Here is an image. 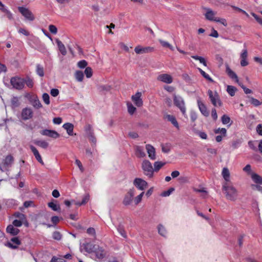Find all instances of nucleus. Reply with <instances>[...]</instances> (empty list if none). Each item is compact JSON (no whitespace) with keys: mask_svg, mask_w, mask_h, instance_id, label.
<instances>
[{"mask_svg":"<svg viewBox=\"0 0 262 262\" xmlns=\"http://www.w3.org/2000/svg\"><path fill=\"white\" fill-rule=\"evenodd\" d=\"M85 132L89 141L95 145L97 139L94 136V130L91 125L89 124L85 127Z\"/></svg>","mask_w":262,"mask_h":262,"instance_id":"nucleus-9","label":"nucleus"},{"mask_svg":"<svg viewBox=\"0 0 262 262\" xmlns=\"http://www.w3.org/2000/svg\"><path fill=\"white\" fill-rule=\"evenodd\" d=\"M174 191V188H170L168 190L162 192L161 195L163 196H169L173 191Z\"/></svg>","mask_w":262,"mask_h":262,"instance_id":"nucleus-56","label":"nucleus"},{"mask_svg":"<svg viewBox=\"0 0 262 262\" xmlns=\"http://www.w3.org/2000/svg\"><path fill=\"white\" fill-rule=\"evenodd\" d=\"M135 189L134 188L130 189L126 194L125 195L123 204L127 206L130 204L131 202L133 200V198L135 194Z\"/></svg>","mask_w":262,"mask_h":262,"instance_id":"nucleus-11","label":"nucleus"},{"mask_svg":"<svg viewBox=\"0 0 262 262\" xmlns=\"http://www.w3.org/2000/svg\"><path fill=\"white\" fill-rule=\"evenodd\" d=\"M10 83L13 88L20 90L24 87L25 79L18 77H14L11 78Z\"/></svg>","mask_w":262,"mask_h":262,"instance_id":"nucleus-5","label":"nucleus"},{"mask_svg":"<svg viewBox=\"0 0 262 262\" xmlns=\"http://www.w3.org/2000/svg\"><path fill=\"white\" fill-rule=\"evenodd\" d=\"M36 72L37 75L40 77H43L44 76V70L42 66L38 64L36 65Z\"/></svg>","mask_w":262,"mask_h":262,"instance_id":"nucleus-34","label":"nucleus"},{"mask_svg":"<svg viewBox=\"0 0 262 262\" xmlns=\"http://www.w3.org/2000/svg\"><path fill=\"white\" fill-rule=\"evenodd\" d=\"M199 71L201 74V75L207 80H208L209 81L213 82V80L210 77V76L205 73L203 70H202L201 69L199 68Z\"/></svg>","mask_w":262,"mask_h":262,"instance_id":"nucleus-40","label":"nucleus"},{"mask_svg":"<svg viewBox=\"0 0 262 262\" xmlns=\"http://www.w3.org/2000/svg\"><path fill=\"white\" fill-rule=\"evenodd\" d=\"M208 95L209 96L210 101L214 106H221L222 103L220 99L218 94L215 92H213L211 90L208 91Z\"/></svg>","mask_w":262,"mask_h":262,"instance_id":"nucleus-4","label":"nucleus"},{"mask_svg":"<svg viewBox=\"0 0 262 262\" xmlns=\"http://www.w3.org/2000/svg\"><path fill=\"white\" fill-rule=\"evenodd\" d=\"M62 127L67 130L69 135H73L74 125L72 123H65L63 125Z\"/></svg>","mask_w":262,"mask_h":262,"instance_id":"nucleus-28","label":"nucleus"},{"mask_svg":"<svg viewBox=\"0 0 262 262\" xmlns=\"http://www.w3.org/2000/svg\"><path fill=\"white\" fill-rule=\"evenodd\" d=\"M174 104L178 107L184 116L186 115V107L184 100L183 98L180 96L173 95Z\"/></svg>","mask_w":262,"mask_h":262,"instance_id":"nucleus-3","label":"nucleus"},{"mask_svg":"<svg viewBox=\"0 0 262 262\" xmlns=\"http://www.w3.org/2000/svg\"><path fill=\"white\" fill-rule=\"evenodd\" d=\"M13 161V157L11 155L7 156L4 160V164L7 166L10 165Z\"/></svg>","mask_w":262,"mask_h":262,"instance_id":"nucleus-41","label":"nucleus"},{"mask_svg":"<svg viewBox=\"0 0 262 262\" xmlns=\"http://www.w3.org/2000/svg\"><path fill=\"white\" fill-rule=\"evenodd\" d=\"M165 164V163L157 161L155 162L154 164V171H158L160 168H161Z\"/></svg>","mask_w":262,"mask_h":262,"instance_id":"nucleus-32","label":"nucleus"},{"mask_svg":"<svg viewBox=\"0 0 262 262\" xmlns=\"http://www.w3.org/2000/svg\"><path fill=\"white\" fill-rule=\"evenodd\" d=\"M90 196L89 194H86L84 196V197L82 199V200L81 202H76L75 204L77 206H81L85 204L89 200Z\"/></svg>","mask_w":262,"mask_h":262,"instance_id":"nucleus-37","label":"nucleus"},{"mask_svg":"<svg viewBox=\"0 0 262 262\" xmlns=\"http://www.w3.org/2000/svg\"><path fill=\"white\" fill-rule=\"evenodd\" d=\"M159 41L163 47L169 48L171 51H173V47L168 42L162 39H159Z\"/></svg>","mask_w":262,"mask_h":262,"instance_id":"nucleus-36","label":"nucleus"},{"mask_svg":"<svg viewBox=\"0 0 262 262\" xmlns=\"http://www.w3.org/2000/svg\"><path fill=\"white\" fill-rule=\"evenodd\" d=\"M87 66V62L84 60H80L78 62V66L80 68H84Z\"/></svg>","mask_w":262,"mask_h":262,"instance_id":"nucleus-60","label":"nucleus"},{"mask_svg":"<svg viewBox=\"0 0 262 262\" xmlns=\"http://www.w3.org/2000/svg\"><path fill=\"white\" fill-rule=\"evenodd\" d=\"M154 51V48L151 47H142L141 46H138L135 48V52L137 54H143L152 52Z\"/></svg>","mask_w":262,"mask_h":262,"instance_id":"nucleus-10","label":"nucleus"},{"mask_svg":"<svg viewBox=\"0 0 262 262\" xmlns=\"http://www.w3.org/2000/svg\"><path fill=\"white\" fill-rule=\"evenodd\" d=\"M252 180L257 184H262V177L256 173H252L251 175Z\"/></svg>","mask_w":262,"mask_h":262,"instance_id":"nucleus-31","label":"nucleus"},{"mask_svg":"<svg viewBox=\"0 0 262 262\" xmlns=\"http://www.w3.org/2000/svg\"><path fill=\"white\" fill-rule=\"evenodd\" d=\"M144 194V192H141L139 195L135 198L134 202L136 205L138 204L142 200V197Z\"/></svg>","mask_w":262,"mask_h":262,"instance_id":"nucleus-49","label":"nucleus"},{"mask_svg":"<svg viewBox=\"0 0 262 262\" xmlns=\"http://www.w3.org/2000/svg\"><path fill=\"white\" fill-rule=\"evenodd\" d=\"M11 105L13 107H17L19 105V102L18 97H13L11 100Z\"/></svg>","mask_w":262,"mask_h":262,"instance_id":"nucleus-39","label":"nucleus"},{"mask_svg":"<svg viewBox=\"0 0 262 262\" xmlns=\"http://www.w3.org/2000/svg\"><path fill=\"white\" fill-rule=\"evenodd\" d=\"M33 106L36 108H39L42 106L41 103L38 99L34 100L33 102Z\"/></svg>","mask_w":262,"mask_h":262,"instance_id":"nucleus-54","label":"nucleus"},{"mask_svg":"<svg viewBox=\"0 0 262 262\" xmlns=\"http://www.w3.org/2000/svg\"><path fill=\"white\" fill-rule=\"evenodd\" d=\"M256 130L258 135L262 136V124H259L257 125Z\"/></svg>","mask_w":262,"mask_h":262,"instance_id":"nucleus-64","label":"nucleus"},{"mask_svg":"<svg viewBox=\"0 0 262 262\" xmlns=\"http://www.w3.org/2000/svg\"><path fill=\"white\" fill-rule=\"evenodd\" d=\"M14 216L17 218L18 220L22 221V222L26 223V226H28V223L27 222L26 217L25 214L19 212L14 213L13 214Z\"/></svg>","mask_w":262,"mask_h":262,"instance_id":"nucleus-29","label":"nucleus"},{"mask_svg":"<svg viewBox=\"0 0 262 262\" xmlns=\"http://www.w3.org/2000/svg\"><path fill=\"white\" fill-rule=\"evenodd\" d=\"M250 102L251 104H252L255 106H259L261 104V103L260 102V101L258 100H257L253 97L250 98Z\"/></svg>","mask_w":262,"mask_h":262,"instance_id":"nucleus-51","label":"nucleus"},{"mask_svg":"<svg viewBox=\"0 0 262 262\" xmlns=\"http://www.w3.org/2000/svg\"><path fill=\"white\" fill-rule=\"evenodd\" d=\"M191 57L195 60H199L200 62L202 63L204 66H207L206 60L203 57L197 55L192 56Z\"/></svg>","mask_w":262,"mask_h":262,"instance_id":"nucleus-42","label":"nucleus"},{"mask_svg":"<svg viewBox=\"0 0 262 262\" xmlns=\"http://www.w3.org/2000/svg\"><path fill=\"white\" fill-rule=\"evenodd\" d=\"M158 232L162 236H164L166 233V230L163 226L159 225L158 226Z\"/></svg>","mask_w":262,"mask_h":262,"instance_id":"nucleus-46","label":"nucleus"},{"mask_svg":"<svg viewBox=\"0 0 262 262\" xmlns=\"http://www.w3.org/2000/svg\"><path fill=\"white\" fill-rule=\"evenodd\" d=\"M135 154L138 158H144L146 154L144 148L142 146H136L135 147Z\"/></svg>","mask_w":262,"mask_h":262,"instance_id":"nucleus-24","label":"nucleus"},{"mask_svg":"<svg viewBox=\"0 0 262 262\" xmlns=\"http://www.w3.org/2000/svg\"><path fill=\"white\" fill-rule=\"evenodd\" d=\"M105 251L102 248L100 247L98 245H97V248H95L92 253L93 258L97 261L101 260L105 256Z\"/></svg>","mask_w":262,"mask_h":262,"instance_id":"nucleus-6","label":"nucleus"},{"mask_svg":"<svg viewBox=\"0 0 262 262\" xmlns=\"http://www.w3.org/2000/svg\"><path fill=\"white\" fill-rule=\"evenodd\" d=\"M197 103L201 113L205 117H208L209 115V112L207 110V107L205 104L199 98L197 100Z\"/></svg>","mask_w":262,"mask_h":262,"instance_id":"nucleus-14","label":"nucleus"},{"mask_svg":"<svg viewBox=\"0 0 262 262\" xmlns=\"http://www.w3.org/2000/svg\"><path fill=\"white\" fill-rule=\"evenodd\" d=\"M30 148L34 154L36 159L37 160L38 162H39L41 164L43 165L44 163L42 160L41 157L37 149L33 145H31L30 146Z\"/></svg>","mask_w":262,"mask_h":262,"instance_id":"nucleus-20","label":"nucleus"},{"mask_svg":"<svg viewBox=\"0 0 262 262\" xmlns=\"http://www.w3.org/2000/svg\"><path fill=\"white\" fill-rule=\"evenodd\" d=\"M42 99L46 104L48 105L50 104V96L48 94L43 93L42 95Z\"/></svg>","mask_w":262,"mask_h":262,"instance_id":"nucleus-48","label":"nucleus"},{"mask_svg":"<svg viewBox=\"0 0 262 262\" xmlns=\"http://www.w3.org/2000/svg\"><path fill=\"white\" fill-rule=\"evenodd\" d=\"M134 185L140 190H145L148 186L147 183L141 178H135L133 181Z\"/></svg>","mask_w":262,"mask_h":262,"instance_id":"nucleus-8","label":"nucleus"},{"mask_svg":"<svg viewBox=\"0 0 262 262\" xmlns=\"http://www.w3.org/2000/svg\"><path fill=\"white\" fill-rule=\"evenodd\" d=\"M33 111L30 107H25L21 111V118L23 120H27L32 118Z\"/></svg>","mask_w":262,"mask_h":262,"instance_id":"nucleus-13","label":"nucleus"},{"mask_svg":"<svg viewBox=\"0 0 262 262\" xmlns=\"http://www.w3.org/2000/svg\"><path fill=\"white\" fill-rule=\"evenodd\" d=\"M34 143L37 146L42 147V148H47L48 147L49 144L47 142L43 140H35Z\"/></svg>","mask_w":262,"mask_h":262,"instance_id":"nucleus-30","label":"nucleus"},{"mask_svg":"<svg viewBox=\"0 0 262 262\" xmlns=\"http://www.w3.org/2000/svg\"><path fill=\"white\" fill-rule=\"evenodd\" d=\"M75 78L78 81L81 82L83 80L84 74L82 71H77L75 73Z\"/></svg>","mask_w":262,"mask_h":262,"instance_id":"nucleus-35","label":"nucleus"},{"mask_svg":"<svg viewBox=\"0 0 262 262\" xmlns=\"http://www.w3.org/2000/svg\"><path fill=\"white\" fill-rule=\"evenodd\" d=\"M49 30L50 31L51 33L56 34L57 32V29L56 27L53 25H50L49 26Z\"/></svg>","mask_w":262,"mask_h":262,"instance_id":"nucleus-57","label":"nucleus"},{"mask_svg":"<svg viewBox=\"0 0 262 262\" xmlns=\"http://www.w3.org/2000/svg\"><path fill=\"white\" fill-rule=\"evenodd\" d=\"M221 121L223 124H228L230 123L231 119L228 116L224 115L221 118Z\"/></svg>","mask_w":262,"mask_h":262,"instance_id":"nucleus-43","label":"nucleus"},{"mask_svg":"<svg viewBox=\"0 0 262 262\" xmlns=\"http://www.w3.org/2000/svg\"><path fill=\"white\" fill-rule=\"evenodd\" d=\"M165 118L170 122L174 127H176L178 129H179V125L178 121L176 120V117L171 115H166L165 116Z\"/></svg>","mask_w":262,"mask_h":262,"instance_id":"nucleus-25","label":"nucleus"},{"mask_svg":"<svg viewBox=\"0 0 262 262\" xmlns=\"http://www.w3.org/2000/svg\"><path fill=\"white\" fill-rule=\"evenodd\" d=\"M118 231L120 233V234L124 237H126V235L125 230L123 229V228L121 226H119L117 228Z\"/></svg>","mask_w":262,"mask_h":262,"instance_id":"nucleus-59","label":"nucleus"},{"mask_svg":"<svg viewBox=\"0 0 262 262\" xmlns=\"http://www.w3.org/2000/svg\"><path fill=\"white\" fill-rule=\"evenodd\" d=\"M216 13L215 12L213 11L211 9H207L205 16L207 19L215 21V19L216 18V17H215Z\"/></svg>","mask_w":262,"mask_h":262,"instance_id":"nucleus-21","label":"nucleus"},{"mask_svg":"<svg viewBox=\"0 0 262 262\" xmlns=\"http://www.w3.org/2000/svg\"><path fill=\"white\" fill-rule=\"evenodd\" d=\"M25 83H26L29 88H32L33 86V81L30 78H28L26 80L25 79Z\"/></svg>","mask_w":262,"mask_h":262,"instance_id":"nucleus-58","label":"nucleus"},{"mask_svg":"<svg viewBox=\"0 0 262 262\" xmlns=\"http://www.w3.org/2000/svg\"><path fill=\"white\" fill-rule=\"evenodd\" d=\"M215 21L220 23L225 27H226L228 25L226 20L225 18L216 17V18L215 19Z\"/></svg>","mask_w":262,"mask_h":262,"instance_id":"nucleus-55","label":"nucleus"},{"mask_svg":"<svg viewBox=\"0 0 262 262\" xmlns=\"http://www.w3.org/2000/svg\"><path fill=\"white\" fill-rule=\"evenodd\" d=\"M19 12L28 20L33 21L35 17L32 13L28 8L24 7H19L18 8Z\"/></svg>","mask_w":262,"mask_h":262,"instance_id":"nucleus-7","label":"nucleus"},{"mask_svg":"<svg viewBox=\"0 0 262 262\" xmlns=\"http://www.w3.org/2000/svg\"><path fill=\"white\" fill-rule=\"evenodd\" d=\"M48 206L54 211H58L60 209L59 206L53 202L49 203Z\"/></svg>","mask_w":262,"mask_h":262,"instance_id":"nucleus-44","label":"nucleus"},{"mask_svg":"<svg viewBox=\"0 0 262 262\" xmlns=\"http://www.w3.org/2000/svg\"><path fill=\"white\" fill-rule=\"evenodd\" d=\"M223 191L228 200L234 201L237 199L238 191L236 188L232 185L231 183H224Z\"/></svg>","mask_w":262,"mask_h":262,"instance_id":"nucleus-1","label":"nucleus"},{"mask_svg":"<svg viewBox=\"0 0 262 262\" xmlns=\"http://www.w3.org/2000/svg\"><path fill=\"white\" fill-rule=\"evenodd\" d=\"M53 238L56 240H60L61 238V235L58 231H55L53 233Z\"/></svg>","mask_w":262,"mask_h":262,"instance_id":"nucleus-53","label":"nucleus"},{"mask_svg":"<svg viewBox=\"0 0 262 262\" xmlns=\"http://www.w3.org/2000/svg\"><path fill=\"white\" fill-rule=\"evenodd\" d=\"M211 117L214 120H216L217 119V115L216 111L215 108H212L211 110Z\"/></svg>","mask_w":262,"mask_h":262,"instance_id":"nucleus-62","label":"nucleus"},{"mask_svg":"<svg viewBox=\"0 0 262 262\" xmlns=\"http://www.w3.org/2000/svg\"><path fill=\"white\" fill-rule=\"evenodd\" d=\"M236 88L232 85H228L227 88V91L228 93L231 96H233L235 95V93L236 91Z\"/></svg>","mask_w":262,"mask_h":262,"instance_id":"nucleus-33","label":"nucleus"},{"mask_svg":"<svg viewBox=\"0 0 262 262\" xmlns=\"http://www.w3.org/2000/svg\"><path fill=\"white\" fill-rule=\"evenodd\" d=\"M51 95L53 97H56L59 94V90L56 89H52L51 90Z\"/></svg>","mask_w":262,"mask_h":262,"instance_id":"nucleus-63","label":"nucleus"},{"mask_svg":"<svg viewBox=\"0 0 262 262\" xmlns=\"http://www.w3.org/2000/svg\"><path fill=\"white\" fill-rule=\"evenodd\" d=\"M21 244V242L18 237L12 238L10 242L5 244V246L12 249H16Z\"/></svg>","mask_w":262,"mask_h":262,"instance_id":"nucleus-12","label":"nucleus"},{"mask_svg":"<svg viewBox=\"0 0 262 262\" xmlns=\"http://www.w3.org/2000/svg\"><path fill=\"white\" fill-rule=\"evenodd\" d=\"M157 79L167 84L171 83L173 81L172 77L168 74H162L159 75Z\"/></svg>","mask_w":262,"mask_h":262,"instance_id":"nucleus-16","label":"nucleus"},{"mask_svg":"<svg viewBox=\"0 0 262 262\" xmlns=\"http://www.w3.org/2000/svg\"><path fill=\"white\" fill-rule=\"evenodd\" d=\"M141 167L145 176L149 178L153 177L154 170L151 163L148 160H144L142 163Z\"/></svg>","mask_w":262,"mask_h":262,"instance_id":"nucleus-2","label":"nucleus"},{"mask_svg":"<svg viewBox=\"0 0 262 262\" xmlns=\"http://www.w3.org/2000/svg\"><path fill=\"white\" fill-rule=\"evenodd\" d=\"M6 231L8 233L12 235H16L19 232V230L12 225H9L6 228Z\"/></svg>","mask_w":262,"mask_h":262,"instance_id":"nucleus-23","label":"nucleus"},{"mask_svg":"<svg viewBox=\"0 0 262 262\" xmlns=\"http://www.w3.org/2000/svg\"><path fill=\"white\" fill-rule=\"evenodd\" d=\"M97 245H94L91 243H84L81 246L84 250L89 253H93Z\"/></svg>","mask_w":262,"mask_h":262,"instance_id":"nucleus-18","label":"nucleus"},{"mask_svg":"<svg viewBox=\"0 0 262 262\" xmlns=\"http://www.w3.org/2000/svg\"><path fill=\"white\" fill-rule=\"evenodd\" d=\"M162 150L164 153H168L170 150V146L169 144H165L162 145Z\"/></svg>","mask_w":262,"mask_h":262,"instance_id":"nucleus-52","label":"nucleus"},{"mask_svg":"<svg viewBox=\"0 0 262 262\" xmlns=\"http://www.w3.org/2000/svg\"><path fill=\"white\" fill-rule=\"evenodd\" d=\"M40 134L43 136H48L54 139L58 138L59 137V134L53 130L44 129L40 132Z\"/></svg>","mask_w":262,"mask_h":262,"instance_id":"nucleus-15","label":"nucleus"},{"mask_svg":"<svg viewBox=\"0 0 262 262\" xmlns=\"http://www.w3.org/2000/svg\"><path fill=\"white\" fill-rule=\"evenodd\" d=\"M214 133L215 134H221L223 135L224 136H226L227 130L225 128H219L214 130Z\"/></svg>","mask_w":262,"mask_h":262,"instance_id":"nucleus-50","label":"nucleus"},{"mask_svg":"<svg viewBox=\"0 0 262 262\" xmlns=\"http://www.w3.org/2000/svg\"><path fill=\"white\" fill-rule=\"evenodd\" d=\"M56 42L57 43L59 50L60 51L61 54L62 55H66L67 54V50H66L64 45L58 39H56Z\"/></svg>","mask_w":262,"mask_h":262,"instance_id":"nucleus-27","label":"nucleus"},{"mask_svg":"<svg viewBox=\"0 0 262 262\" xmlns=\"http://www.w3.org/2000/svg\"><path fill=\"white\" fill-rule=\"evenodd\" d=\"M25 222H22V221H19L18 220H14L12 222V225L15 226V227H19L21 226L23 224H25Z\"/></svg>","mask_w":262,"mask_h":262,"instance_id":"nucleus-47","label":"nucleus"},{"mask_svg":"<svg viewBox=\"0 0 262 262\" xmlns=\"http://www.w3.org/2000/svg\"><path fill=\"white\" fill-rule=\"evenodd\" d=\"M141 93L137 92L135 95L132 96V100L134 102L135 104L138 106L140 107L143 105V101L141 99Z\"/></svg>","mask_w":262,"mask_h":262,"instance_id":"nucleus-17","label":"nucleus"},{"mask_svg":"<svg viewBox=\"0 0 262 262\" xmlns=\"http://www.w3.org/2000/svg\"><path fill=\"white\" fill-rule=\"evenodd\" d=\"M226 72L228 75L232 79H235V81L238 83L239 80L237 75L230 68L229 66H226Z\"/></svg>","mask_w":262,"mask_h":262,"instance_id":"nucleus-22","label":"nucleus"},{"mask_svg":"<svg viewBox=\"0 0 262 262\" xmlns=\"http://www.w3.org/2000/svg\"><path fill=\"white\" fill-rule=\"evenodd\" d=\"M222 174L225 181V183H227V182L231 183L230 181V173L229 169L227 168H226V167L223 168L222 172Z\"/></svg>","mask_w":262,"mask_h":262,"instance_id":"nucleus-26","label":"nucleus"},{"mask_svg":"<svg viewBox=\"0 0 262 262\" xmlns=\"http://www.w3.org/2000/svg\"><path fill=\"white\" fill-rule=\"evenodd\" d=\"M84 74L88 78L92 77L93 75L92 69L90 67H86L84 70Z\"/></svg>","mask_w":262,"mask_h":262,"instance_id":"nucleus-45","label":"nucleus"},{"mask_svg":"<svg viewBox=\"0 0 262 262\" xmlns=\"http://www.w3.org/2000/svg\"><path fill=\"white\" fill-rule=\"evenodd\" d=\"M127 110L129 114L133 115L136 111V108L130 103H127Z\"/></svg>","mask_w":262,"mask_h":262,"instance_id":"nucleus-38","label":"nucleus"},{"mask_svg":"<svg viewBox=\"0 0 262 262\" xmlns=\"http://www.w3.org/2000/svg\"><path fill=\"white\" fill-rule=\"evenodd\" d=\"M251 15L254 17V18L256 19V20L262 26V17H260L258 16H257L256 14L254 13H252Z\"/></svg>","mask_w":262,"mask_h":262,"instance_id":"nucleus-61","label":"nucleus"},{"mask_svg":"<svg viewBox=\"0 0 262 262\" xmlns=\"http://www.w3.org/2000/svg\"><path fill=\"white\" fill-rule=\"evenodd\" d=\"M146 149L147 150L149 158L151 160H155L156 158L155 148L152 145L150 144H147L146 145Z\"/></svg>","mask_w":262,"mask_h":262,"instance_id":"nucleus-19","label":"nucleus"}]
</instances>
